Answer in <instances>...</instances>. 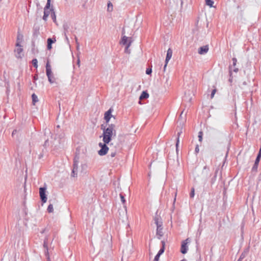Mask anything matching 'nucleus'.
Returning <instances> with one entry per match:
<instances>
[{"label": "nucleus", "mask_w": 261, "mask_h": 261, "mask_svg": "<svg viewBox=\"0 0 261 261\" xmlns=\"http://www.w3.org/2000/svg\"><path fill=\"white\" fill-rule=\"evenodd\" d=\"M39 28L38 27H34L33 29V36L34 37H37L39 34Z\"/></svg>", "instance_id": "obj_14"}, {"label": "nucleus", "mask_w": 261, "mask_h": 261, "mask_svg": "<svg viewBox=\"0 0 261 261\" xmlns=\"http://www.w3.org/2000/svg\"><path fill=\"white\" fill-rule=\"evenodd\" d=\"M63 28H64V32H66V33H67V32H68V25L67 24L66 25H63Z\"/></svg>", "instance_id": "obj_49"}, {"label": "nucleus", "mask_w": 261, "mask_h": 261, "mask_svg": "<svg viewBox=\"0 0 261 261\" xmlns=\"http://www.w3.org/2000/svg\"><path fill=\"white\" fill-rule=\"evenodd\" d=\"M51 0H47V3L45 6L44 9H49L50 7Z\"/></svg>", "instance_id": "obj_31"}, {"label": "nucleus", "mask_w": 261, "mask_h": 261, "mask_svg": "<svg viewBox=\"0 0 261 261\" xmlns=\"http://www.w3.org/2000/svg\"><path fill=\"white\" fill-rule=\"evenodd\" d=\"M79 47H80V45L78 46V45H76V48H77V49H79Z\"/></svg>", "instance_id": "obj_56"}, {"label": "nucleus", "mask_w": 261, "mask_h": 261, "mask_svg": "<svg viewBox=\"0 0 261 261\" xmlns=\"http://www.w3.org/2000/svg\"><path fill=\"white\" fill-rule=\"evenodd\" d=\"M161 255H159L158 254L155 256L153 261H158Z\"/></svg>", "instance_id": "obj_47"}, {"label": "nucleus", "mask_w": 261, "mask_h": 261, "mask_svg": "<svg viewBox=\"0 0 261 261\" xmlns=\"http://www.w3.org/2000/svg\"><path fill=\"white\" fill-rule=\"evenodd\" d=\"M46 75L48 77V80L50 81V77H52L53 75L51 72V66L50 65L48 61L47 62L46 64Z\"/></svg>", "instance_id": "obj_11"}, {"label": "nucleus", "mask_w": 261, "mask_h": 261, "mask_svg": "<svg viewBox=\"0 0 261 261\" xmlns=\"http://www.w3.org/2000/svg\"><path fill=\"white\" fill-rule=\"evenodd\" d=\"M260 158H261V147L259 148V151L258 152V154H257V155L256 156L255 162H259Z\"/></svg>", "instance_id": "obj_25"}, {"label": "nucleus", "mask_w": 261, "mask_h": 261, "mask_svg": "<svg viewBox=\"0 0 261 261\" xmlns=\"http://www.w3.org/2000/svg\"><path fill=\"white\" fill-rule=\"evenodd\" d=\"M47 48L48 50H50L52 48V44H50V43H47Z\"/></svg>", "instance_id": "obj_51"}, {"label": "nucleus", "mask_w": 261, "mask_h": 261, "mask_svg": "<svg viewBox=\"0 0 261 261\" xmlns=\"http://www.w3.org/2000/svg\"><path fill=\"white\" fill-rule=\"evenodd\" d=\"M208 50V45H204L199 47V48L198 49V54H199L200 55H203L207 53Z\"/></svg>", "instance_id": "obj_12"}, {"label": "nucleus", "mask_w": 261, "mask_h": 261, "mask_svg": "<svg viewBox=\"0 0 261 261\" xmlns=\"http://www.w3.org/2000/svg\"><path fill=\"white\" fill-rule=\"evenodd\" d=\"M107 144L108 143H105L104 142L103 143L100 142L98 144L99 146L101 148L98 151V153L99 155L103 156L107 153L109 150V147L107 145Z\"/></svg>", "instance_id": "obj_4"}, {"label": "nucleus", "mask_w": 261, "mask_h": 261, "mask_svg": "<svg viewBox=\"0 0 261 261\" xmlns=\"http://www.w3.org/2000/svg\"><path fill=\"white\" fill-rule=\"evenodd\" d=\"M202 136H203V133L202 132L200 131L198 133V139L200 142H201L202 140Z\"/></svg>", "instance_id": "obj_34"}, {"label": "nucleus", "mask_w": 261, "mask_h": 261, "mask_svg": "<svg viewBox=\"0 0 261 261\" xmlns=\"http://www.w3.org/2000/svg\"><path fill=\"white\" fill-rule=\"evenodd\" d=\"M199 146H198V145H196V146L195 147V152L197 154V153L199 152Z\"/></svg>", "instance_id": "obj_44"}, {"label": "nucleus", "mask_w": 261, "mask_h": 261, "mask_svg": "<svg viewBox=\"0 0 261 261\" xmlns=\"http://www.w3.org/2000/svg\"><path fill=\"white\" fill-rule=\"evenodd\" d=\"M189 239H187L185 241H184L182 242L181 248H180V252L182 254H186L188 250V246L187 245V244L188 243Z\"/></svg>", "instance_id": "obj_8"}, {"label": "nucleus", "mask_w": 261, "mask_h": 261, "mask_svg": "<svg viewBox=\"0 0 261 261\" xmlns=\"http://www.w3.org/2000/svg\"><path fill=\"white\" fill-rule=\"evenodd\" d=\"M49 15H47V14H44L43 16V17H42V19L44 20V21H46L47 20V19L48 18Z\"/></svg>", "instance_id": "obj_45"}, {"label": "nucleus", "mask_w": 261, "mask_h": 261, "mask_svg": "<svg viewBox=\"0 0 261 261\" xmlns=\"http://www.w3.org/2000/svg\"><path fill=\"white\" fill-rule=\"evenodd\" d=\"M149 97V94L147 91H143L140 96L139 99L140 100L146 99Z\"/></svg>", "instance_id": "obj_18"}, {"label": "nucleus", "mask_w": 261, "mask_h": 261, "mask_svg": "<svg viewBox=\"0 0 261 261\" xmlns=\"http://www.w3.org/2000/svg\"><path fill=\"white\" fill-rule=\"evenodd\" d=\"M162 246L160 248V250L159 251L158 253H157L159 255H162L165 251V243L164 241H162L161 242Z\"/></svg>", "instance_id": "obj_19"}, {"label": "nucleus", "mask_w": 261, "mask_h": 261, "mask_svg": "<svg viewBox=\"0 0 261 261\" xmlns=\"http://www.w3.org/2000/svg\"><path fill=\"white\" fill-rule=\"evenodd\" d=\"M107 125L102 124L100 125V128L102 130V140L105 143H109L112 140L113 136H116V131L115 130V125L114 124H108Z\"/></svg>", "instance_id": "obj_1"}, {"label": "nucleus", "mask_w": 261, "mask_h": 261, "mask_svg": "<svg viewBox=\"0 0 261 261\" xmlns=\"http://www.w3.org/2000/svg\"><path fill=\"white\" fill-rule=\"evenodd\" d=\"M216 92V89H214L212 90L211 94V98H212L214 97Z\"/></svg>", "instance_id": "obj_43"}, {"label": "nucleus", "mask_w": 261, "mask_h": 261, "mask_svg": "<svg viewBox=\"0 0 261 261\" xmlns=\"http://www.w3.org/2000/svg\"><path fill=\"white\" fill-rule=\"evenodd\" d=\"M32 63L33 66L35 68H37L38 67V61H37V59H33L32 61Z\"/></svg>", "instance_id": "obj_30"}, {"label": "nucleus", "mask_w": 261, "mask_h": 261, "mask_svg": "<svg viewBox=\"0 0 261 261\" xmlns=\"http://www.w3.org/2000/svg\"><path fill=\"white\" fill-rule=\"evenodd\" d=\"M228 69H229V76L228 81H229V82L231 83L233 81L232 70L231 66H229Z\"/></svg>", "instance_id": "obj_17"}, {"label": "nucleus", "mask_w": 261, "mask_h": 261, "mask_svg": "<svg viewBox=\"0 0 261 261\" xmlns=\"http://www.w3.org/2000/svg\"><path fill=\"white\" fill-rule=\"evenodd\" d=\"M259 162H255L254 164L251 169V172L252 173H256L257 171V168Z\"/></svg>", "instance_id": "obj_21"}, {"label": "nucleus", "mask_w": 261, "mask_h": 261, "mask_svg": "<svg viewBox=\"0 0 261 261\" xmlns=\"http://www.w3.org/2000/svg\"><path fill=\"white\" fill-rule=\"evenodd\" d=\"M183 114V111L181 112L180 116H179V119H178V122H180V124H181V123H184V120H182V114Z\"/></svg>", "instance_id": "obj_37"}, {"label": "nucleus", "mask_w": 261, "mask_h": 261, "mask_svg": "<svg viewBox=\"0 0 261 261\" xmlns=\"http://www.w3.org/2000/svg\"><path fill=\"white\" fill-rule=\"evenodd\" d=\"M181 133H182V132L180 131L179 132H178V133H177V138L176 139V150L177 152L178 151V144L179 143V136L180 135V134H181Z\"/></svg>", "instance_id": "obj_23"}, {"label": "nucleus", "mask_w": 261, "mask_h": 261, "mask_svg": "<svg viewBox=\"0 0 261 261\" xmlns=\"http://www.w3.org/2000/svg\"><path fill=\"white\" fill-rule=\"evenodd\" d=\"M79 157H75L73 161V168H74V169H78V163H79Z\"/></svg>", "instance_id": "obj_20"}, {"label": "nucleus", "mask_w": 261, "mask_h": 261, "mask_svg": "<svg viewBox=\"0 0 261 261\" xmlns=\"http://www.w3.org/2000/svg\"><path fill=\"white\" fill-rule=\"evenodd\" d=\"M249 252V248H247L246 249H245L244 251L241 253V255H244V257H245L246 256V255H247V254Z\"/></svg>", "instance_id": "obj_33"}, {"label": "nucleus", "mask_w": 261, "mask_h": 261, "mask_svg": "<svg viewBox=\"0 0 261 261\" xmlns=\"http://www.w3.org/2000/svg\"><path fill=\"white\" fill-rule=\"evenodd\" d=\"M131 40V38H129L128 40V38L125 36H124L122 37L121 43L124 45H127V44L128 43L129 40Z\"/></svg>", "instance_id": "obj_15"}, {"label": "nucleus", "mask_w": 261, "mask_h": 261, "mask_svg": "<svg viewBox=\"0 0 261 261\" xmlns=\"http://www.w3.org/2000/svg\"><path fill=\"white\" fill-rule=\"evenodd\" d=\"M75 40L76 45H78V46H79V42H78L77 38L76 36H75Z\"/></svg>", "instance_id": "obj_54"}, {"label": "nucleus", "mask_w": 261, "mask_h": 261, "mask_svg": "<svg viewBox=\"0 0 261 261\" xmlns=\"http://www.w3.org/2000/svg\"><path fill=\"white\" fill-rule=\"evenodd\" d=\"M32 103L34 105H35V103L38 101V97L35 93H33L32 95Z\"/></svg>", "instance_id": "obj_22"}, {"label": "nucleus", "mask_w": 261, "mask_h": 261, "mask_svg": "<svg viewBox=\"0 0 261 261\" xmlns=\"http://www.w3.org/2000/svg\"><path fill=\"white\" fill-rule=\"evenodd\" d=\"M113 10V5L112 3L109 2L108 3V11L111 12Z\"/></svg>", "instance_id": "obj_29"}, {"label": "nucleus", "mask_w": 261, "mask_h": 261, "mask_svg": "<svg viewBox=\"0 0 261 261\" xmlns=\"http://www.w3.org/2000/svg\"><path fill=\"white\" fill-rule=\"evenodd\" d=\"M218 170L216 169L215 172V173H214V175L212 177V178L210 179V183L211 184V186L214 185V183L215 182L216 180L217 177V173H218Z\"/></svg>", "instance_id": "obj_13"}, {"label": "nucleus", "mask_w": 261, "mask_h": 261, "mask_svg": "<svg viewBox=\"0 0 261 261\" xmlns=\"http://www.w3.org/2000/svg\"><path fill=\"white\" fill-rule=\"evenodd\" d=\"M16 46L18 47L14 50L15 53V56L18 59H21L23 55L22 54L23 48L20 45V42H17L16 43Z\"/></svg>", "instance_id": "obj_3"}, {"label": "nucleus", "mask_w": 261, "mask_h": 261, "mask_svg": "<svg viewBox=\"0 0 261 261\" xmlns=\"http://www.w3.org/2000/svg\"><path fill=\"white\" fill-rule=\"evenodd\" d=\"M46 187H40L39 188V195L41 200L43 203H45L47 201V196L46 195Z\"/></svg>", "instance_id": "obj_5"}, {"label": "nucleus", "mask_w": 261, "mask_h": 261, "mask_svg": "<svg viewBox=\"0 0 261 261\" xmlns=\"http://www.w3.org/2000/svg\"><path fill=\"white\" fill-rule=\"evenodd\" d=\"M132 41L129 40L128 43L127 44V45L125 46V52L127 53H129V50H128V48L130 46Z\"/></svg>", "instance_id": "obj_26"}, {"label": "nucleus", "mask_w": 261, "mask_h": 261, "mask_svg": "<svg viewBox=\"0 0 261 261\" xmlns=\"http://www.w3.org/2000/svg\"><path fill=\"white\" fill-rule=\"evenodd\" d=\"M43 247L45 249L44 254L46 257L47 261H50L49 252H48V238L46 237L44 240L43 242Z\"/></svg>", "instance_id": "obj_6"}, {"label": "nucleus", "mask_w": 261, "mask_h": 261, "mask_svg": "<svg viewBox=\"0 0 261 261\" xmlns=\"http://www.w3.org/2000/svg\"><path fill=\"white\" fill-rule=\"evenodd\" d=\"M16 132H17V130L16 129L13 130L12 135L13 136Z\"/></svg>", "instance_id": "obj_55"}, {"label": "nucleus", "mask_w": 261, "mask_h": 261, "mask_svg": "<svg viewBox=\"0 0 261 261\" xmlns=\"http://www.w3.org/2000/svg\"><path fill=\"white\" fill-rule=\"evenodd\" d=\"M48 81L50 84L54 83L55 82V79L54 77V76H53L52 77H50V81Z\"/></svg>", "instance_id": "obj_50"}, {"label": "nucleus", "mask_w": 261, "mask_h": 261, "mask_svg": "<svg viewBox=\"0 0 261 261\" xmlns=\"http://www.w3.org/2000/svg\"><path fill=\"white\" fill-rule=\"evenodd\" d=\"M232 72H234L237 73L239 71V68L236 67H233V68H232Z\"/></svg>", "instance_id": "obj_46"}, {"label": "nucleus", "mask_w": 261, "mask_h": 261, "mask_svg": "<svg viewBox=\"0 0 261 261\" xmlns=\"http://www.w3.org/2000/svg\"><path fill=\"white\" fill-rule=\"evenodd\" d=\"M50 13V9L49 10V9H44V14L49 15Z\"/></svg>", "instance_id": "obj_40"}, {"label": "nucleus", "mask_w": 261, "mask_h": 261, "mask_svg": "<svg viewBox=\"0 0 261 261\" xmlns=\"http://www.w3.org/2000/svg\"><path fill=\"white\" fill-rule=\"evenodd\" d=\"M38 79V74H35L33 77V80H34V83L36 84V81H37Z\"/></svg>", "instance_id": "obj_42"}, {"label": "nucleus", "mask_w": 261, "mask_h": 261, "mask_svg": "<svg viewBox=\"0 0 261 261\" xmlns=\"http://www.w3.org/2000/svg\"><path fill=\"white\" fill-rule=\"evenodd\" d=\"M47 211L48 213H53V211H54V208H53V205L52 204H50L48 207H47Z\"/></svg>", "instance_id": "obj_28"}, {"label": "nucleus", "mask_w": 261, "mask_h": 261, "mask_svg": "<svg viewBox=\"0 0 261 261\" xmlns=\"http://www.w3.org/2000/svg\"><path fill=\"white\" fill-rule=\"evenodd\" d=\"M64 36H65V39H66L67 42L69 43V38H68V37L67 36V34H66V32H64Z\"/></svg>", "instance_id": "obj_48"}, {"label": "nucleus", "mask_w": 261, "mask_h": 261, "mask_svg": "<svg viewBox=\"0 0 261 261\" xmlns=\"http://www.w3.org/2000/svg\"><path fill=\"white\" fill-rule=\"evenodd\" d=\"M205 3L207 6L212 7L213 6L214 2L212 0H205Z\"/></svg>", "instance_id": "obj_27"}, {"label": "nucleus", "mask_w": 261, "mask_h": 261, "mask_svg": "<svg viewBox=\"0 0 261 261\" xmlns=\"http://www.w3.org/2000/svg\"><path fill=\"white\" fill-rule=\"evenodd\" d=\"M194 195H195V189L194 188H192L191 189V191L190 193V198H193L194 197Z\"/></svg>", "instance_id": "obj_32"}, {"label": "nucleus", "mask_w": 261, "mask_h": 261, "mask_svg": "<svg viewBox=\"0 0 261 261\" xmlns=\"http://www.w3.org/2000/svg\"><path fill=\"white\" fill-rule=\"evenodd\" d=\"M172 56V50L171 48H169L167 50V55L165 59V64L164 66V71H165L167 65L169 62V61L171 59Z\"/></svg>", "instance_id": "obj_9"}, {"label": "nucleus", "mask_w": 261, "mask_h": 261, "mask_svg": "<svg viewBox=\"0 0 261 261\" xmlns=\"http://www.w3.org/2000/svg\"><path fill=\"white\" fill-rule=\"evenodd\" d=\"M112 111L113 109L110 108L105 113L104 119L106 120V124H108L110 119L113 117V115H112Z\"/></svg>", "instance_id": "obj_10"}, {"label": "nucleus", "mask_w": 261, "mask_h": 261, "mask_svg": "<svg viewBox=\"0 0 261 261\" xmlns=\"http://www.w3.org/2000/svg\"><path fill=\"white\" fill-rule=\"evenodd\" d=\"M77 169H74V168H73L72 169V173H71V176H73V177H75V175H77Z\"/></svg>", "instance_id": "obj_35"}, {"label": "nucleus", "mask_w": 261, "mask_h": 261, "mask_svg": "<svg viewBox=\"0 0 261 261\" xmlns=\"http://www.w3.org/2000/svg\"><path fill=\"white\" fill-rule=\"evenodd\" d=\"M243 85H246L247 84L246 82H244L243 83Z\"/></svg>", "instance_id": "obj_57"}, {"label": "nucleus", "mask_w": 261, "mask_h": 261, "mask_svg": "<svg viewBox=\"0 0 261 261\" xmlns=\"http://www.w3.org/2000/svg\"><path fill=\"white\" fill-rule=\"evenodd\" d=\"M154 223L156 225V234L158 239H161V237L163 236V232L162 222L160 221V219L158 217H155L154 218Z\"/></svg>", "instance_id": "obj_2"}, {"label": "nucleus", "mask_w": 261, "mask_h": 261, "mask_svg": "<svg viewBox=\"0 0 261 261\" xmlns=\"http://www.w3.org/2000/svg\"><path fill=\"white\" fill-rule=\"evenodd\" d=\"M151 72H152L151 68H147V69L146 70V74L149 75L151 73Z\"/></svg>", "instance_id": "obj_41"}, {"label": "nucleus", "mask_w": 261, "mask_h": 261, "mask_svg": "<svg viewBox=\"0 0 261 261\" xmlns=\"http://www.w3.org/2000/svg\"><path fill=\"white\" fill-rule=\"evenodd\" d=\"M180 261H187V260H186V259H182V260H180Z\"/></svg>", "instance_id": "obj_58"}, {"label": "nucleus", "mask_w": 261, "mask_h": 261, "mask_svg": "<svg viewBox=\"0 0 261 261\" xmlns=\"http://www.w3.org/2000/svg\"><path fill=\"white\" fill-rule=\"evenodd\" d=\"M244 255H241L239 258L238 259L237 261H242V260L244 258Z\"/></svg>", "instance_id": "obj_53"}, {"label": "nucleus", "mask_w": 261, "mask_h": 261, "mask_svg": "<svg viewBox=\"0 0 261 261\" xmlns=\"http://www.w3.org/2000/svg\"><path fill=\"white\" fill-rule=\"evenodd\" d=\"M120 198H121V202H122L123 204H124L125 203V198H124V196H123V195L121 193L120 194Z\"/></svg>", "instance_id": "obj_38"}, {"label": "nucleus", "mask_w": 261, "mask_h": 261, "mask_svg": "<svg viewBox=\"0 0 261 261\" xmlns=\"http://www.w3.org/2000/svg\"><path fill=\"white\" fill-rule=\"evenodd\" d=\"M22 37H23V36L18 33L17 35V42H20V40L22 39Z\"/></svg>", "instance_id": "obj_39"}, {"label": "nucleus", "mask_w": 261, "mask_h": 261, "mask_svg": "<svg viewBox=\"0 0 261 261\" xmlns=\"http://www.w3.org/2000/svg\"><path fill=\"white\" fill-rule=\"evenodd\" d=\"M232 65H231V67H235L236 66L237 63V59L236 58H233L232 59Z\"/></svg>", "instance_id": "obj_36"}, {"label": "nucleus", "mask_w": 261, "mask_h": 261, "mask_svg": "<svg viewBox=\"0 0 261 261\" xmlns=\"http://www.w3.org/2000/svg\"><path fill=\"white\" fill-rule=\"evenodd\" d=\"M50 16L53 20V21L55 22V23H56V13H55V12L54 10V9L53 8V7H51L50 8Z\"/></svg>", "instance_id": "obj_16"}, {"label": "nucleus", "mask_w": 261, "mask_h": 261, "mask_svg": "<svg viewBox=\"0 0 261 261\" xmlns=\"http://www.w3.org/2000/svg\"><path fill=\"white\" fill-rule=\"evenodd\" d=\"M56 41V37L48 38L47 40V43L52 44Z\"/></svg>", "instance_id": "obj_24"}, {"label": "nucleus", "mask_w": 261, "mask_h": 261, "mask_svg": "<svg viewBox=\"0 0 261 261\" xmlns=\"http://www.w3.org/2000/svg\"><path fill=\"white\" fill-rule=\"evenodd\" d=\"M210 167L207 165H205L203 167V169L202 170V175L205 178V181H206L207 177L210 175L212 176L211 174H210Z\"/></svg>", "instance_id": "obj_7"}, {"label": "nucleus", "mask_w": 261, "mask_h": 261, "mask_svg": "<svg viewBox=\"0 0 261 261\" xmlns=\"http://www.w3.org/2000/svg\"><path fill=\"white\" fill-rule=\"evenodd\" d=\"M116 154V153L115 151H113V152H112L111 153H110V156L111 158H113L114 156H115Z\"/></svg>", "instance_id": "obj_52"}]
</instances>
